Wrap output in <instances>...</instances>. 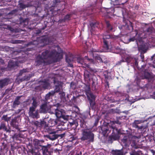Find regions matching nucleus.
<instances>
[{
	"label": "nucleus",
	"mask_w": 155,
	"mask_h": 155,
	"mask_svg": "<svg viewBox=\"0 0 155 155\" xmlns=\"http://www.w3.org/2000/svg\"><path fill=\"white\" fill-rule=\"evenodd\" d=\"M115 123L116 124H118L117 122H115Z\"/></svg>",
	"instance_id": "nucleus-50"
},
{
	"label": "nucleus",
	"mask_w": 155,
	"mask_h": 155,
	"mask_svg": "<svg viewBox=\"0 0 155 155\" xmlns=\"http://www.w3.org/2000/svg\"><path fill=\"white\" fill-rule=\"evenodd\" d=\"M135 39H136V38H135L134 37H133V38L130 39H129V41H134V40Z\"/></svg>",
	"instance_id": "nucleus-29"
},
{
	"label": "nucleus",
	"mask_w": 155,
	"mask_h": 155,
	"mask_svg": "<svg viewBox=\"0 0 155 155\" xmlns=\"http://www.w3.org/2000/svg\"><path fill=\"white\" fill-rule=\"evenodd\" d=\"M126 62L125 61V58H122V59L119 61H118L116 64V65H120L122 62Z\"/></svg>",
	"instance_id": "nucleus-25"
},
{
	"label": "nucleus",
	"mask_w": 155,
	"mask_h": 155,
	"mask_svg": "<svg viewBox=\"0 0 155 155\" xmlns=\"http://www.w3.org/2000/svg\"><path fill=\"white\" fill-rule=\"evenodd\" d=\"M86 67H88V68H89V65L87 64V65H86Z\"/></svg>",
	"instance_id": "nucleus-45"
},
{
	"label": "nucleus",
	"mask_w": 155,
	"mask_h": 155,
	"mask_svg": "<svg viewBox=\"0 0 155 155\" xmlns=\"http://www.w3.org/2000/svg\"><path fill=\"white\" fill-rule=\"evenodd\" d=\"M58 131H60V130H57L54 133H51L49 135L47 136V137L52 140H55L58 137V136L55 134V133L58 132Z\"/></svg>",
	"instance_id": "nucleus-10"
},
{
	"label": "nucleus",
	"mask_w": 155,
	"mask_h": 155,
	"mask_svg": "<svg viewBox=\"0 0 155 155\" xmlns=\"http://www.w3.org/2000/svg\"><path fill=\"white\" fill-rule=\"evenodd\" d=\"M130 155H133V154L132 153H131Z\"/></svg>",
	"instance_id": "nucleus-52"
},
{
	"label": "nucleus",
	"mask_w": 155,
	"mask_h": 155,
	"mask_svg": "<svg viewBox=\"0 0 155 155\" xmlns=\"http://www.w3.org/2000/svg\"><path fill=\"white\" fill-rule=\"evenodd\" d=\"M110 10H111V11H112V12H114V9L113 8H110Z\"/></svg>",
	"instance_id": "nucleus-34"
},
{
	"label": "nucleus",
	"mask_w": 155,
	"mask_h": 155,
	"mask_svg": "<svg viewBox=\"0 0 155 155\" xmlns=\"http://www.w3.org/2000/svg\"><path fill=\"white\" fill-rule=\"evenodd\" d=\"M136 40V41H137V45L138 46H139V45H139V43L137 42V40Z\"/></svg>",
	"instance_id": "nucleus-38"
},
{
	"label": "nucleus",
	"mask_w": 155,
	"mask_h": 155,
	"mask_svg": "<svg viewBox=\"0 0 155 155\" xmlns=\"http://www.w3.org/2000/svg\"><path fill=\"white\" fill-rule=\"evenodd\" d=\"M41 83L42 87L45 89L48 88L49 86L50 83L48 80L42 81Z\"/></svg>",
	"instance_id": "nucleus-12"
},
{
	"label": "nucleus",
	"mask_w": 155,
	"mask_h": 155,
	"mask_svg": "<svg viewBox=\"0 0 155 155\" xmlns=\"http://www.w3.org/2000/svg\"><path fill=\"white\" fill-rule=\"evenodd\" d=\"M77 61L78 63L79 64L82 65L85 64V63L84 62L83 59L81 57H79L77 58Z\"/></svg>",
	"instance_id": "nucleus-14"
},
{
	"label": "nucleus",
	"mask_w": 155,
	"mask_h": 155,
	"mask_svg": "<svg viewBox=\"0 0 155 155\" xmlns=\"http://www.w3.org/2000/svg\"><path fill=\"white\" fill-rule=\"evenodd\" d=\"M21 7L23 8H25V6L23 5H21Z\"/></svg>",
	"instance_id": "nucleus-33"
},
{
	"label": "nucleus",
	"mask_w": 155,
	"mask_h": 155,
	"mask_svg": "<svg viewBox=\"0 0 155 155\" xmlns=\"http://www.w3.org/2000/svg\"><path fill=\"white\" fill-rule=\"evenodd\" d=\"M54 91H51L49 92L48 94H47L45 97V99L46 100H48L50 97V96L53 95L54 94Z\"/></svg>",
	"instance_id": "nucleus-15"
},
{
	"label": "nucleus",
	"mask_w": 155,
	"mask_h": 155,
	"mask_svg": "<svg viewBox=\"0 0 155 155\" xmlns=\"http://www.w3.org/2000/svg\"><path fill=\"white\" fill-rule=\"evenodd\" d=\"M150 76V74L147 72H145L144 76H142L140 77L141 79H144V78H149Z\"/></svg>",
	"instance_id": "nucleus-16"
},
{
	"label": "nucleus",
	"mask_w": 155,
	"mask_h": 155,
	"mask_svg": "<svg viewBox=\"0 0 155 155\" xmlns=\"http://www.w3.org/2000/svg\"><path fill=\"white\" fill-rule=\"evenodd\" d=\"M97 60L100 61H101V58H99Z\"/></svg>",
	"instance_id": "nucleus-40"
},
{
	"label": "nucleus",
	"mask_w": 155,
	"mask_h": 155,
	"mask_svg": "<svg viewBox=\"0 0 155 155\" xmlns=\"http://www.w3.org/2000/svg\"><path fill=\"white\" fill-rule=\"evenodd\" d=\"M117 38H118V36H117L116 37Z\"/></svg>",
	"instance_id": "nucleus-53"
},
{
	"label": "nucleus",
	"mask_w": 155,
	"mask_h": 155,
	"mask_svg": "<svg viewBox=\"0 0 155 155\" xmlns=\"http://www.w3.org/2000/svg\"><path fill=\"white\" fill-rule=\"evenodd\" d=\"M137 137L135 136L131 137H124L122 140L121 144L123 146L126 147H129L130 144L133 147L135 146L136 144V140Z\"/></svg>",
	"instance_id": "nucleus-2"
},
{
	"label": "nucleus",
	"mask_w": 155,
	"mask_h": 155,
	"mask_svg": "<svg viewBox=\"0 0 155 155\" xmlns=\"http://www.w3.org/2000/svg\"><path fill=\"white\" fill-rule=\"evenodd\" d=\"M32 106L31 107H33L35 108V109L36 107L37 106V103L35 100H34L32 103Z\"/></svg>",
	"instance_id": "nucleus-24"
},
{
	"label": "nucleus",
	"mask_w": 155,
	"mask_h": 155,
	"mask_svg": "<svg viewBox=\"0 0 155 155\" xmlns=\"http://www.w3.org/2000/svg\"><path fill=\"white\" fill-rule=\"evenodd\" d=\"M36 155H40L39 153H37Z\"/></svg>",
	"instance_id": "nucleus-49"
},
{
	"label": "nucleus",
	"mask_w": 155,
	"mask_h": 155,
	"mask_svg": "<svg viewBox=\"0 0 155 155\" xmlns=\"http://www.w3.org/2000/svg\"><path fill=\"white\" fill-rule=\"evenodd\" d=\"M13 66V67H14V65H13L12 66V67Z\"/></svg>",
	"instance_id": "nucleus-54"
},
{
	"label": "nucleus",
	"mask_w": 155,
	"mask_h": 155,
	"mask_svg": "<svg viewBox=\"0 0 155 155\" xmlns=\"http://www.w3.org/2000/svg\"><path fill=\"white\" fill-rule=\"evenodd\" d=\"M86 95L88 100L90 101V104L91 105L92 104L93 101H94L95 99V96L90 92H86Z\"/></svg>",
	"instance_id": "nucleus-9"
},
{
	"label": "nucleus",
	"mask_w": 155,
	"mask_h": 155,
	"mask_svg": "<svg viewBox=\"0 0 155 155\" xmlns=\"http://www.w3.org/2000/svg\"><path fill=\"white\" fill-rule=\"evenodd\" d=\"M61 85H56L55 86V89L54 91L55 92H59L61 90Z\"/></svg>",
	"instance_id": "nucleus-19"
},
{
	"label": "nucleus",
	"mask_w": 155,
	"mask_h": 155,
	"mask_svg": "<svg viewBox=\"0 0 155 155\" xmlns=\"http://www.w3.org/2000/svg\"><path fill=\"white\" fill-rule=\"evenodd\" d=\"M126 62L125 61V58H122V59L119 61H118L116 64V65H120L122 62Z\"/></svg>",
	"instance_id": "nucleus-26"
},
{
	"label": "nucleus",
	"mask_w": 155,
	"mask_h": 155,
	"mask_svg": "<svg viewBox=\"0 0 155 155\" xmlns=\"http://www.w3.org/2000/svg\"><path fill=\"white\" fill-rule=\"evenodd\" d=\"M8 79H5L0 81V88L8 84Z\"/></svg>",
	"instance_id": "nucleus-13"
},
{
	"label": "nucleus",
	"mask_w": 155,
	"mask_h": 155,
	"mask_svg": "<svg viewBox=\"0 0 155 155\" xmlns=\"http://www.w3.org/2000/svg\"><path fill=\"white\" fill-rule=\"evenodd\" d=\"M57 47L58 48H59V47L58 46H57Z\"/></svg>",
	"instance_id": "nucleus-51"
},
{
	"label": "nucleus",
	"mask_w": 155,
	"mask_h": 155,
	"mask_svg": "<svg viewBox=\"0 0 155 155\" xmlns=\"http://www.w3.org/2000/svg\"><path fill=\"white\" fill-rule=\"evenodd\" d=\"M105 78H108V77L107 76H105Z\"/></svg>",
	"instance_id": "nucleus-48"
},
{
	"label": "nucleus",
	"mask_w": 155,
	"mask_h": 155,
	"mask_svg": "<svg viewBox=\"0 0 155 155\" xmlns=\"http://www.w3.org/2000/svg\"><path fill=\"white\" fill-rule=\"evenodd\" d=\"M111 126V127H112V128L114 129H115V127L114 126Z\"/></svg>",
	"instance_id": "nucleus-37"
},
{
	"label": "nucleus",
	"mask_w": 155,
	"mask_h": 155,
	"mask_svg": "<svg viewBox=\"0 0 155 155\" xmlns=\"http://www.w3.org/2000/svg\"><path fill=\"white\" fill-rule=\"evenodd\" d=\"M154 63H155V61H154Z\"/></svg>",
	"instance_id": "nucleus-56"
},
{
	"label": "nucleus",
	"mask_w": 155,
	"mask_h": 155,
	"mask_svg": "<svg viewBox=\"0 0 155 155\" xmlns=\"http://www.w3.org/2000/svg\"><path fill=\"white\" fill-rule=\"evenodd\" d=\"M69 17H70V15H66L65 18L66 19V18L68 19L69 18Z\"/></svg>",
	"instance_id": "nucleus-36"
},
{
	"label": "nucleus",
	"mask_w": 155,
	"mask_h": 155,
	"mask_svg": "<svg viewBox=\"0 0 155 155\" xmlns=\"http://www.w3.org/2000/svg\"><path fill=\"white\" fill-rule=\"evenodd\" d=\"M69 118V116L66 115L65 113L64 114H63L60 118H62L65 120H68Z\"/></svg>",
	"instance_id": "nucleus-17"
},
{
	"label": "nucleus",
	"mask_w": 155,
	"mask_h": 155,
	"mask_svg": "<svg viewBox=\"0 0 155 155\" xmlns=\"http://www.w3.org/2000/svg\"><path fill=\"white\" fill-rule=\"evenodd\" d=\"M1 129H3L5 131H7L6 127L5 126V124L3 123H1L0 124V130Z\"/></svg>",
	"instance_id": "nucleus-20"
},
{
	"label": "nucleus",
	"mask_w": 155,
	"mask_h": 155,
	"mask_svg": "<svg viewBox=\"0 0 155 155\" xmlns=\"http://www.w3.org/2000/svg\"><path fill=\"white\" fill-rule=\"evenodd\" d=\"M94 134L91 131L87 130H84L82 132V137L81 139L82 140H88L89 141L93 142Z\"/></svg>",
	"instance_id": "nucleus-3"
},
{
	"label": "nucleus",
	"mask_w": 155,
	"mask_h": 155,
	"mask_svg": "<svg viewBox=\"0 0 155 155\" xmlns=\"http://www.w3.org/2000/svg\"><path fill=\"white\" fill-rule=\"evenodd\" d=\"M63 57L62 51L57 53L54 50L51 51L46 50L43 52L41 55H39L37 57L36 65H39L42 64L45 65L52 62H56Z\"/></svg>",
	"instance_id": "nucleus-1"
},
{
	"label": "nucleus",
	"mask_w": 155,
	"mask_h": 155,
	"mask_svg": "<svg viewBox=\"0 0 155 155\" xmlns=\"http://www.w3.org/2000/svg\"><path fill=\"white\" fill-rule=\"evenodd\" d=\"M66 60L67 62H68V64H69L71 62V61L69 59L68 57H66Z\"/></svg>",
	"instance_id": "nucleus-28"
},
{
	"label": "nucleus",
	"mask_w": 155,
	"mask_h": 155,
	"mask_svg": "<svg viewBox=\"0 0 155 155\" xmlns=\"http://www.w3.org/2000/svg\"><path fill=\"white\" fill-rule=\"evenodd\" d=\"M96 122L97 123L98 122V120L96 121Z\"/></svg>",
	"instance_id": "nucleus-55"
},
{
	"label": "nucleus",
	"mask_w": 155,
	"mask_h": 155,
	"mask_svg": "<svg viewBox=\"0 0 155 155\" xmlns=\"http://www.w3.org/2000/svg\"><path fill=\"white\" fill-rule=\"evenodd\" d=\"M106 25L108 28V29L110 31H114L112 27H111L110 25V24L109 22L107 21L106 22Z\"/></svg>",
	"instance_id": "nucleus-21"
},
{
	"label": "nucleus",
	"mask_w": 155,
	"mask_h": 155,
	"mask_svg": "<svg viewBox=\"0 0 155 155\" xmlns=\"http://www.w3.org/2000/svg\"><path fill=\"white\" fill-rule=\"evenodd\" d=\"M63 135V134H61L60 135V136H61V137H62Z\"/></svg>",
	"instance_id": "nucleus-46"
},
{
	"label": "nucleus",
	"mask_w": 155,
	"mask_h": 155,
	"mask_svg": "<svg viewBox=\"0 0 155 155\" xmlns=\"http://www.w3.org/2000/svg\"><path fill=\"white\" fill-rule=\"evenodd\" d=\"M42 150L43 152V153H47L48 151V149L46 147L43 146L42 148Z\"/></svg>",
	"instance_id": "nucleus-23"
},
{
	"label": "nucleus",
	"mask_w": 155,
	"mask_h": 155,
	"mask_svg": "<svg viewBox=\"0 0 155 155\" xmlns=\"http://www.w3.org/2000/svg\"><path fill=\"white\" fill-rule=\"evenodd\" d=\"M130 30H133V27H132V26L131 25L130 26Z\"/></svg>",
	"instance_id": "nucleus-35"
},
{
	"label": "nucleus",
	"mask_w": 155,
	"mask_h": 155,
	"mask_svg": "<svg viewBox=\"0 0 155 155\" xmlns=\"http://www.w3.org/2000/svg\"><path fill=\"white\" fill-rule=\"evenodd\" d=\"M124 25L120 27H119V28H120V30H121V29H122L123 28H124Z\"/></svg>",
	"instance_id": "nucleus-30"
},
{
	"label": "nucleus",
	"mask_w": 155,
	"mask_h": 155,
	"mask_svg": "<svg viewBox=\"0 0 155 155\" xmlns=\"http://www.w3.org/2000/svg\"><path fill=\"white\" fill-rule=\"evenodd\" d=\"M27 71L26 69H23L22 70L20 71L19 73V75H21L23 72H25Z\"/></svg>",
	"instance_id": "nucleus-27"
},
{
	"label": "nucleus",
	"mask_w": 155,
	"mask_h": 155,
	"mask_svg": "<svg viewBox=\"0 0 155 155\" xmlns=\"http://www.w3.org/2000/svg\"><path fill=\"white\" fill-rule=\"evenodd\" d=\"M125 61L128 63L130 64L132 66L137 67L138 63L137 59L132 58L128 55H126Z\"/></svg>",
	"instance_id": "nucleus-6"
},
{
	"label": "nucleus",
	"mask_w": 155,
	"mask_h": 155,
	"mask_svg": "<svg viewBox=\"0 0 155 155\" xmlns=\"http://www.w3.org/2000/svg\"><path fill=\"white\" fill-rule=\"evenodd\" d=\"M73 66L72 64H70V66H71V67H72Z\"/></svg>",
	"instance_id": "nucleus-44"
},
{
	"label": "nucleus",
	"mask_w": 155,
	"mask_h": 155,
	"mask_svg": "<svg viewBox=\"0 0 155 155\" xmlns=\"http://www.w3.org/2000/svg\"><path fill=\"white\" fill-rule=\"evenodd\" d=\"M53 106V109L52 110L51 114H55L58 118L61 117L63 114L65 113V111L63 109H61L59 106H58L56 108H54Z\"/></svg>",
	"instance_id": "nucleus-5"
},
{
	"label": "nucleus",
	"mask_w": 155,
	"mask_h": 155,
	"mask_svg": "<svg viewBox=\"0 0 155 155\" xmlns=\"http://www.w3.org/2000/svg\"><path fill=\"white\" fill-rule=\"evenodd\" d=\"M61 95L62 97H64L65 96V93L64 92H62L61 93Z\"/></svg>",
	"instance_id": "nucleus-32"
},
{
	"label": "nucleus",
	"mask_w": 155,
	"mask_h": 155,
	"mask_svg": "<svg viewBox=\"0 0 155 155\" xmlns=\"http://www.w3.org/2000/svg\"><path fill=\"white\" fill-rule=\"evenodd\" d=\"M141 121L140 120H135L133 124V126L135 128H137L138 129H141L143 128V126L139 127L138 124H140Z\"/></svg>",
	"instance_id": "nucleus-11"
},
{
	"label": "nucleus",
	"mask_w": 155,
	"mask_h": 155,
	"mask_svg": "<svg viewBox=\"0 0 155 155\" xmlns=\"http://www.w3.org/2000/svg\"><path fill=\"white\" fill-rule=\"evenodd\" d=\"M113 155H124L122 152L120 150H117L115 152Z\"/></svg>",
	"instance_id": "nucleus-22"
},
{
	"label": "nucleus",
	"mask_w": 155,
	"mask_h": 155,
	"mask_svg": "<svg viewBox=\"0 0 155 155\" xmlns=\"http://www.w3.org/2000/svg\"><path fill=\"white\" fill-rule=\"evenodd\" d=\"M20 97H16L14 102L13 104L14 105H18L20 104V102L19 100Z\"/></svg>",
	"instance_id": "nucleus-18"
},
{
	"label": "nucleus",
	"mask_w": 155,
	"mask_h": 155,
	"mask_svg": "<svg viewBox=\"0 0 155 155\" xmlns=\"http://www.w3.org/2000/svg\"><path fill=\"white\" fill-rule=\"evenodd\" d=\"M53 121H54V122H55V124H57L55 120H53Z\"/></svg>",
	"instance_id": "nucleus-42"
},
{
	"label": "nucleus",
	"mask_w": 155,
	"mask_h": 155,
	"mask_svg": "<svg viewBox=\"0 0 155 155\" xmlns=\"http://www.w3.org/2000/svg\"><path fill=\"white\" fill-rule=\"evenodd\" d=\"M28 114L30 117L33 118H38L39 117V115L38 110H35L34 108L30 107Z\"/></svg>",
	"instance_id": "nucleus-7"
},
{
	"label": "nucleus",
	"mask_w": 155,
	"mask_h": 155,
	"mask_svg": "<svg viewBox=\"0 0 155 155\" xmlns=\"http://www.w3.org/2000/svg\"><path fill=\"white\" fill-rule=\"evenodd\" d=\"M110 38V36L109 35H106L105 34H104L103 35V38L104 40V47L106 50H107L109 48L108 45V41L106 40V39H109Z\"/></svg>",
	"instance_id": "nucleus-8"
},
{
	"label": "nucleus",
	"mask_w": 155,
	"mask_h": 155,
	"mask_svg": "<svg viewBox=\"0 0 155 155\" xmlns=\"http://www.w3.org/2000/svg\"><path fill=\"white\" fill-rule=\"evenodd\" d=\"M10 63H9V64H8L9 66H10Z\"/></svg>",
	"instance_id": "nucleus-47"
},
{
	"label": "nucleus",
	"mask_w": 155,
	"mask_h": 155,
	"mask_svg": "<svg viewBox=\"0 0 155 155\" xmlns=\"http://www.w3.org/2000/svg\"><path fill=\"white\" fill-rule=\"evenodd\" d=\"M53 109V106L51 107L48 104L45 103L41 106L40 112L42 113H46L47 112L51 114L52 110Z\"/></svg>",
	"instance_id": "nucleus-4"
},
{
	"label": "nucleus",
	"mask_w": 155,
	"mask_h": 155,
	"mask_svg": "<svg viewBox=\"0 0 155 155\" xmlns=\"http://www.w3.org/2000/svg\"><path fill=\"white\" fill-rule=\"evenodd\" d=\"M115 2H116L115 5H117L119 4V2L118 0H115ZM114 5H115V4H114Z\"/></svg>",
	"instance_id": "nucleus-31"
},
{
	"label": "nucleus",
	"mask_w": 155,
	"mask_h": 155,
	"mask_svg": "<svg viewBox=\"0 0 155 155\" xmlns=\"http://www.w3.org/2000/svg\"><path fill=\"white\" fill-rule=\"evenodd\" d=\"M135 81H138V79L137 78H136L135 79Z\"/></svg>",
	"instance_id": "nucleus-43"
},
{
	"label": "nucleus",
	"mask_w": 155,
	"mask_h": 155,
	"mask_svg": "<svg viewBox=\"0 0 155 155\" xmlns=\"http://www.w3.org/2000/svg\"><path fill=\"white\" fill-rule=\"evenodd\" d=\"M43 155H47V153H43Z\"/></svg>",
	"instance_id": "nucleus-41"
},
{
	"label": "nucleus",
	"mask_w": 155,
	"mask_h": 155,
	"mask_svg": "<svg viewBox=\"0 0 155 155\" xmlns=\"http://www.w3.org/2000/svg\"><path fill=\"white\" fill-rule=\"evenodd\" d=\"M89 60L90 61H91V62H93V59H89Z\"/></svg>",
	"instance_id": "nucleus-39"
}]
</instances>
